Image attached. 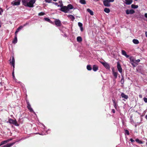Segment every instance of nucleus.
Instances as JSON below:
<instances>
[{
  "mask_svg": "<svg viewBox=\"0 0 147 147\" xmlns=\"http://www.w3.org/2000/svg\"><path fill=\"white\" fill-rule=\"evenodd\" d=\"M8 122L10 124H13L16 126H19V125L16 119L13 120L12 119L10 118L8 120Z\"/></svg>",
  "mask_w": 147,
  "mask_h": 147,
  "instance_id": "3",
  "label": "nucleus"
},
{
  "mask_svg": "<svg viewBox=\"0 0 147 147\" xmlns=\"http://www.w3.org/2000/svg\"><path fill=\"white\" fill-rule=\"evenodd\" d=\"M113 75L115 77V78H117V76L118 73L117 72H114L113 70Z\"/></svg>",
  "mask_w": 147,
  "mask_h": 147,
  "instance_id": "22",
  "label": "nucleus"
},
{
  "mask_svg": "<svg viewBox=\"0 0 147 147\" xmlns=\"http://www.w3.org/2000/svg\"><path fill=\"white\" fill-rule=\"evenodd\" d=\"M67 7V9L68 11H69L70 9H72L73 8V6L71 4L68 5Z\"/></svg>",
  "mask_w": 147,
  "mask_h": 147,
  "instance_id": "14",
  "label": "nucleus"
},
{
  "mask_svg": "<svg viewBox=\"0 0 147 147\" xmlns=\"http://www.w3.org/2000/svg\"><path fill=\"white\" fill-rule=\"evenodd\" d=\"M80 30H81V31L82 32L83 31V27L82 26V27H80Z\"/></svg>",
  "mask_w": 147,
  "mask_h": 147,
  "instance_id": "49",
  "label": "nucleus"
},
{
  "mask_svg": "<svg viewBox=\"0 0 147 147\" xmlns=\"http://www.w3.org/2000/svg\"><path fill=\"white\" fill-rule=\"evenodd\" d=\"M104 11L106 13H108L110 12V10L108 8H105L104 9Z\"/></svg>",
  "mask_w": 147,
  "mask_h": 147,
  "instance_id": "26",
  "label": "nucleus"
},
{
  "mask_svg": "<svg viewBox=\"0 0 147 147\" xmlns=\"http://www.w3.org/2000/svg\"><path fill=\"white\" fill-rule=\"evenodd\" d=\"M117 68L119 72L121 73L122 72V69L119 62H117Z\"/></svg>",
  "mask_w": 147,
  "mask_h": 147,
  "instance_id": "7",
  "label": "nucleus"
},
{
  "mask_svg": "<svg viewBox=\"0 0 147 147\" xmlns=\"http://www.w3.org/2000/svg\"><path fill=\"white\" fill-rule=\"evenodd\" d=\"M135 12V11L132 9H131L130 10L127 9L126 10V13L127 15H128L129 14H132L134 13Z\"/></svg>",
  "mask_w": 147,
  "mask_h": 147,
  "instance_id": "9",
  "label": "nucleus"
},
{
  "mask_svg": "<svg viewBox=\"0 0 147 147\" xmlns=\"http://www.w3.org/2000/svg\"><path fill=\"white\" fill-rule=\"evenodd\" d=\"M121 96L122 98H124L125 99H127L128 97L127 95H125L123 93H122L121 94Z\"/></svg>",
  "mask_w": 147,
  "mask_h": 147,
  "instance_id": "17",
  "label": "nucleus"
},
{
  "mask_svg": "<svg viewBox=\"0 0 147 147\" xmlns=\"http://www.w3.org/2000/svg\"><path fill=\"white\" fill-rule=\"evenodd\" d=\"M18 31H17V30L15 32V36L17 37V34H18Z\"/></svg>",
  "mask_w": 147,
  "mask_h": 147,
  "instance_id": "41",
  "label": "nucleus"
},
{
  "mask_svg": "<svg viewBox=\"0 0 147 147\" xmlns=\"http://www.w3.org/2000/svg\"><path fill=\"white\" fill-rule=\"evenodd\" d=\"M54 1H56L57 0H53Z\"/></svg>",
  "mask_w": 147,
  "mask_h": 147,
  "instance_id": "61",
  "label": "nucleus"
},
{
  "mask_svg": "<svg viewBox=\"0 0 147 147\" xmlns=\"http://www.w3.org/2000/svg\"><path fill=\"white\" fill-rule=\"evenodd\" d=\"M77 40L78 42H80L82 41V39L81 36H79L77 37Z\"/></svg>",
  "mask_w": 147,
  "mask_h": 147,
  "instance_id": "28",
  "label": "nucleus"
},
{
  "mask_svg": "<svg viewBox=\"0 0 147 147\" xmlns=\"http://www.w3.org/2000/svg\"><path fill=\"white\" fill-rule=\"evenodd\" d=\"M45 14V13L43 12H41L38 14V15L39 16H43Z\"/></svg>",
  "mask_w": 147,
  "mask_h": 147,
  "instance_id": "37",
  "label": "nucleus"
},
{
  "mask_svg": "<svg viewBox=\"0 0 147 147\" xmlns=\"http://www.w3.org/2000/svg\"><path fill=\"white\" fill-rule=\"evenodd\" d=\"M131 6L132 8L134 9L137 8L138 7V5H135L133 4L131 5Z\"/></svg>",
  "mask_w": 147,
  "mask_h": 147,
  "instance_id": "30",
  "label": "nucleus"
},
{
  "mask_svg": "<svg viewBox=\"0 0 147 147\" xmlns=\"http://www.w3.org/2000/svg\"><path fill=\"white\" fill-rule=\"evenodd\" d=\"M28 24V23H26L25 24H24V26H26Z\"/></svg>",
  "mask_w": 147,
  "mask_h": 147,
  "instance_id": "55",
  "label": "nucleus"
},
{
  "mask_svg": "<svg viewBox=\"0 0 147 147\" xmlns=\"http://www.w3.org/2000/svg\"><path fill=\"white\" fill-rule=\"evenodd\" d=\"M1 27V21L0 20V28Z\"/></svg>",
  "mask_w": 147,
  "mask_h": 147,
  "instance_id": "59",
  "label": "nucleus"
},
{
  "mask_svg": "<svg viewBox=\"0 0 147 147\" xmlns=\"http://www.w3.org/2000/svg\"><path fill=\"white\" fill-rule=\"evenodd\" d=\"M8 140V142H9V141H11L12 140V138H11L10 139H8V140Z\"/></svg>",
  "mask_w": 147,
  "mask_h": 147,
  "instance_id": "54",
  "label": "nucleus"
},
{
  "mask_svg": "<svg viewBox=\"0 0 147 147\" xmlns=\"http://www.w3.org/2000/svg\"><path fill=\"white\" fill-rule=\"evenodd\" d=\"M68 17L70 18L71 20L72 21H73L75 19L74 16L71 15H68Z\"/></svg>",
  "mask_w": 147,
  "mask_h": 147,
  "instance_id": "23",
  "label": "nucleus"
},
{
  "mask_svg": "<svg viewBox=\"0 0 147 147\" xmlns=\"http://www.w3.org/2000/svg\"><path fill=\"white\" fill-rule=\"evenodd\" d=\"M17 42V36H15L13 40L12 41V42L14 44H16Z\"/></svg>",
  "mask_w": 147,
  "mask_h": 147,
  "instance_id": "21",
  "label": "nucleus"
},
{
  "mask_svg": "<svg viewBox=\"0 0 147 147\" xmlns=\"http://www.w3.org/2000/svg\"><path fill=\"white\" fill-rule=\"evenodd\" d=\"M52 0H45V1L47 3H50Z\"/></svg>",
  "mask_w": 147,
  "mask_h": 147,
  "instance_id": "39",
  "label": "nucleus"
},
{
  "mask_svg": "<svg viewBox=\"0 0 147 147\" xmlns=\"http://www.w3.org/2000/svg\"><path fill=\"white\" fill-rule=\"evenodd\" d=\"M13 67V71H14L15 68V64H11Z\"/></svg>",
  "mask_w": 147,
  "mask_h": 147,
  "instance_id": "45",
  "label": "nucleus"
},
{
  "mask_svg": "<svg viewBox=\"0 0 147 147\" xmlns=\"http://www.w3.org/2000/svg\"><path fill=\"white\" fill-rule=\"evenodd\" d=\"M113 106H114V107H115V108L116 109V108H117L116 103L115 101L114 100H113Z\"/></svg>",
  "mask_w": 147,
  "mask_h": 147,
  "instance_id": "34",
  "label": "nucleus"
},
{
  "mask_svg": "<svg viewBox=\"0 0 147 147\" xmlns=\"http://www.w3.org/2000/svg\"><path fill=\"white\" fill-rule=\"evenodd\" d=\"M53 3H54L55 5H57H57H58V3H56V2H55H55H53Z\"/></svg>",
  "mask_w": 147,
  "mask_h": 147,
  "instance_id": "52",
  "label": "nucleus"
},
{
  "mask_svg": "<svg viewBox=\"0 0 147 147\" xmlns=\"http://www.w3.org/2000/svg\"><path fill=\"white\" fill-rule=\"evenodd\" d=\"M133 42L134 43L136 44H138L139 42V41L136 39H134L133 40Z\"/></svg>",
  "mask_w": 147,
  "mask_h": 147,
  "instance_id": "24",
  "label": "nucleus"
},
{
  "mask_svg": "<svg viewBox=\"0 0 147 147\" xmlns=\"http://www.w3.org/2000/svg\"><path fill=\"white\" fill-rule=\"evenodd\" d=\"M135 141L140 144H142L143 143V142L142 141L140 140L138 138L136 139L135 140Z\"/></svg>",
  "mask_w": 147,
  "mask_h": 147,
  "instance_id": "31",
  "label": "nucleus"
},
{
  "mask_svg": "<svg viewBox=\"0 0 147 147\" xmlns=\"http://www.w3.org/2000/svg\"><path fill=\"white\" fill-rule=\"evenodd\" d=\"M125 134H127V135H129V131L127 129L125 130Z\"/></svg>",
  "mask_w": 147,
  "mask_h": 147,
  "instance_id": "36",
  "label": "nucleus"
},
{
  "mask_svg": "<svg viewBox=\"0 0 147 147\" xmlns=\"http://www.w3.org/2000/svg\"><path fill=\"white\" fill-rule=\"evenodd\" d=\"M63 4H60V5H57L58 7H59L61 8V7H63Z\"/></svg>",
  "mask_w": 147,
  "mask_h": 147,
  "instance_id": "44",
  "label": "nucleus"
},
{
  "mask_svg": "<svg viewBox=\"0 0 147 147\" xmlns=\"http://www.w3.org/2000/svg\"><path fill=\"white\" fill-rule=\"evenodd\" d=\"M12 75L13 76V79H15V78L14 74V71H13L12 73Z\"/></svg>",
  "mask_w": 147,
  "mask_h": 147,
  "instance_id": "43",
  "label": "nucleus"
},
{
  "mask_svg": "<svg viewBox=\"0 0 147 147\" xmlns=\"http://www.w3.org/2000/svg\"><path fill=\"white\" fill-rule=\"evenodd\" d=\"M23 28V26H20L16 30L18 31V32H19L20 30L22 29Z\"/></svg>",
  "mask_w": 147,
  "mask_h": 147,
  "instance_id": "35",
  "label": "nucleus"
},
{
  "mask_svg": "<svg viewBox=\"0 0 147 147\" xmlns=\"http://www.w3.org/2000/svg\"><path fill=\"white\" fill-rule=\"evenodd\" d=\"M54 22L55 24L57 26L59 27L61 26V22L59 20L56 19L54 21Z\"/></svg>",
  "mask_w": 147,
  "mask_h": 147,
  "instance_id": "6",
  "label": "nucleus"
},
{
  "mask_svg": "<svg viewBox=\"0 0 147 147\" xmlns=\"http://www.w3.org/2000/svg\"><path fill=\"white\" fill-rule=\"evenodd\" d=\"M108 1L109 3L110 2H113L114 1V0H107Z\"/></svg>",
  "mask_w": 147,
  "mask_h": 147,
  "instance_id": "46",
  "label": "nucleus"
},
{
  "mask_svg": "<svg viewBox=\"0 0 147 147\" xmlns=\"http://www.w3.org/2000/svg\"><path fill=\"white\" fill-rule=\"evenodd\" d=\"M124 77L122 76V78L121 80V84H123V83L124 82Z\"/></svg>",
  "mask_w": 147,
  "mask_h": 147,
  "instance_id": "33",
  "label": "nucleus"
},
{
  "mask_svg": "<svg viewBox=\"0 0 147 147\" xmlns=\"http://www.w3.org/2000/svg\"><path fill=\"white\" fill-rule=\"evenodd\" d=\"M92 69L94 71H96L98 70V67L96 65H94L93 66Z\"/></svg>",
  "mask_w": 147,
  "mask_h": 147,
  "instance_id": "16",
  "label": "nucleus"
},
{
  "mask_svg": "<svg viewBox=\"0 0 147 147\" xmlns=\"http://www.w3.org/2000/svg\"><path fill=\"white\" fill-rule=\"evenodd\" d=\"M87 11L89 12L91 15H93L94 14L93 12L90 9L88 8L87 9Z\"/></svg>",
  "mask_w": 147,
  "mask_h": 147,
  "instance_id": "19",
  "label": "nucleus"
},
{
  "mask_svg": "<svg viewBox=\"0 0 147 147\" xmlns=\"http://www.w3.org/2000/svg\"><path fill=\"white\" fill-rule=\"evenodd\" d=\"M27 106L29 105H30L29 102L28 100H26Z\"/></svg>",
  "mask_w": 147,
  "mask_h": 147,
  "instance_id": "42",
  "label": "nucleus"
},
{
  "mask_svg": "<svg viewBox=\"0 0 147 147\" xmlns=\"http://www.w3.org/2000/svg\"><path fill=\"white\" fill-rule=\"evenodd\" d=\"M35 0H28L27 7H34V4L35 3Z\"/></svg>",
  "mask_w": 147,
  "mask_h": 147,
  "instance_id": "1",
  "label": "nucleus"
},
{
  "mask_svg": "<svg viewBox=\"0 0 147 147\" xmlns=\"http://www.w3.org/2000/svg\"><path fill=\"white\" fill-rule=\"evenodd\" d=\"M28 109L30 110V112H33V110L32 109L31 107V105H29L27 106Z\"/></svg>",
  "mask_w": 147,
  "mask_h": 147,
  "instance_id": "20",
  "label": "nucleus"
},
{
  "mask_svg": "<svg viewBox=\"0 0 147 147\" xmlns=\"http://www.w3.org/2000/svg\"><path fill=\"white\" fill-rule=\"evenodd\" d=\"M78 25L80 27H82L83 26L82 24L80 22L78 23Z\"/></svg>",
  "mask_w": 147,
  "mask_h": 147,
  "instance_id": "38",
  "label": "nucleus"
},
{
  "mask_svg": "<svg viewBox=\"0 0 147 147\" xmlns=\"http://www.w3.org/2000/svg\"><path fill=\"white\" fill-rule=\"evenodd\" d=\"M146 118L147 119V115L146 116Z\"/></svg>",
  "mask_w": 147,
  "mask_h": 147,
  "instance_id": "60",
  "label": "nucleus"
},
{
  "mask_svg": "<svg viewBox=\"0 0 147 147\" xmlns=\"http://www.w3.org/2000/svg\"><path fill=\"white\" fill-rule=\"evenodd\" d=\"M143 100H144V101L145 102H147V98H146L144 97L143 98Z\"/></svg>",
  "mask_w": 147,
  "mask_h": 147,
  "instance_id": "40",
  "label": "nucleus"
},
{
  "mask_svg": "<svg viewBox=\"0 0 147 147\" xmlns=\"http://www.w3.org/2000/svg\"><path fill=\"white\" fill-rule=\"evenodd\" d=\"M122 54L123 55L125 56L126 57L128 58L129 57V56L127 54L126 52L123 50L122 51Z\"/></svg>",
  "mask_w": 147,
  "mask_h": 147,
  "instance_id": "15",
  "label": "nucleus"
},
{
  "mask_svg": "<svg viewBox=\"0 0 147 147\" xmlns=\"http://www.w3.org/2000/svg\"><path fill=\"white\" fill-rule=\"evenodd\" d=\"M44 20L45 21H47L48 22H49L50 23H52V22L51 21V20L49 18H44Z\"/></svg>",
  "mask_w": 147,
  "mask_h": 147,
  "instance_id": "27",
  "label": "nucleus"
},
{
  "mask_svg": "<svg viewBox=\"0 0 147 147\" xmlns=\"http://www.w3.org/2000/svg\"><path fill=\"white\" fill-rule=\"evenodd\" d=\"M145 35H146V36L147 37V32H145Z\"/></svg>",
  "mask_w": 147,
  "mask_h": 147,
  "instance_id": "56",
  "label": "nucleus"
},
{
  "mask_svg": "<svg viewBox=\"0 0 147 147\" xmlns=\"http://www.w3.org/2000/svg\"><path fill=\"white\" fill-rule=\"evenodd\" d=\"M144 16L146 18H147V13H145Z\"/></svg>",
  "mask_w": 147,
  "mask_h": 147,
  "instance_id": "53",
  "label": "nucleus"
},
{
  "mask_svg": "<svg viewBox=\"0 0 147 147\" xmlns=\"http://www.w3.org/2000/svg\"><path fill=\"white\" fill-rule=\"evenodd\" d=\"M101 63L107 69H110V66L108 63L106 62H102Z\"/></svg>",
  "mask_w": 147,
  "mask_h": 147,
  "instance_id": "10",
  "label": "nucleus"
},
{
  "mask_svg": "<svg viewBox=\"0 0 147 147\" xmlns=\"http://www.w3.org/2000/svg\"><path fill=\"white\" fill-rule=\"evenodd\" d=\"M21 0H15L11 3V4L13 6L18 5L20 4Z\"/></svg>",
  "mask_w": 147,
  "mask_h": 147,
  "instance_id": "4",
  "label": "nucleus"
},
{
  "mask_svg": "<svg viewBox=\"0 0 147 147\" xmlns=\"http://www.w3.org/2000/svg\"><path fill=\"white\" fill-rule=\"evenodd\" d=\"M103 3L105 7H109L111 5L110 3L107 0H105L103 1Z\"/></svg>",
  "mask_w": 147,
  "mask_h": 147,
  "instance_id": "8",
  "label": "nucleus"
},
{
  "mask_svg": "<svg viewBox=\"0 0 147 147\" xmlns=\"http://www.w3.org/2000/svg\"><path fill=\"white\" fill-rule=\"evenodd\" d=\"M140 59H138L137 60H135V62H139L140 61Z\"/></svg>",
  "mask_w": 147,
  "mask_h": 147,
  "instance_id": "48",
  "label": "nucleus"
},
{
  "mask_svg": "<svg viewBox=\"0 0 147 147\" xmlns=\"http://www.w3.org/2000/svg\"><path fill=\"white\" fill-rule=\"evenodd\" d=\"M139 96L140 98H142V95H139Z\"/></svg>",
  "mask_w": 147,
  "mask_h": 147,
  "instance_id": "58",
  "label": "nucleus"
},
{
  "mask_svg": "<svg viewBox=\"0 0 147 147\" xmlns=\"http://www.w3.org/2000/svg\"><path fill=\"white\" fill-rule=\"evenodd\" d=\"M87 69L89 71H90L92 70V67L90 65H88L87 66Z\"/></svg>",
  "mask_w": 147,
  "mask_h": 147,
  "instance_id": "32",
  "label": "nucleus"
},
{
  "mask_svg": "<svg viewBox=\"0 0 147 147\" xmlns=\"http://www.w3.org/2000/svg\"><path fill=\"white\" fill-rule=\"evenodd\" d=\"M3 12H2L0 10V15L1 14V13Z\"/></svg>",
  "mask_w": 147,
  "mask_h": 147,
  "instance_id": "57",
  "label": "nucleus"
},
{
  "mask_svg": "<svg viewBox=\"0 0 147 147\" xmlns=\"http://www.w3.org/2000/svg\"><path fill=\"white\" fill-rule=\"evenodd\" d=\"M28 0H22V4L26 7H27V4H28Z\"/></svg>",
  "mask_w": 147,
  "mask_h": 147,
  "instance_id": "12",
  "label": "nucleus"
},
{
  "mask_svg": "<svg viewBox=\"0 0 147 147\" xmlns=\"http://www.w3.org/2000/svg\"><path fill=\"white\" fill-rule=\"evenodd\" d=\"M8 141H9L8 140H6L2 141L1 142V144H0V146L2 145H3V144H5L7 143V142H8Z\"/></svg>",
  "mask_w": 147,
  "mask_h": 147,
  "instance_id": "25",
  "label": "nucleus"
},
{
  "mask_svg": "<svg viewBox=\"0 0 147 147\" xmlns=\"http://www.w3.org/2000/svg\"><path fill=\"white\" fill-rule=\"evenodd\" d=\"M60 10L65 13H67L68 11L67 7L66 6H63V7H61V8L60 9Z\"/></svg>",
  "mask_w": 147,
  "mask_h": 147,
  "instance_id": "5",
  "label": "nucleus"
},
{
  "mask_svg": "<svg viewBox=\"0 0 147 147\" xmlns=\"http://www.w3.org/2000/svg\"><path fill=\"white\" fill-rule=\"evenodd\" d=\"M79 2L82 4L84 5L86 3V2L85 0H80Z\"/></svg>",
  "mask_w": 147,
  "mask_h": 147,
  "instance_id": "29",
  "label": "nucleus"
},
{
  "mask_svg": "<svg viewBox=\"0 0 147 147\" xmlns=\"http://www.w3.org/2000/svg\"><path fill=\"white\" fill-rule=\"evenodd\" d=\"M10 63L11 64H15V61L14 57L13 56L12 57L11 61V60H10Z\"/></svg>",
  "mask_w": 147,
  "mask_h": 147,
  "instance_id": "18",
  "label": "nucleus"
},
{
  "mask_svg": "<svg viewBox=\"0 0 147 147\" xmlns=\"http://www.w3.org/2000/svg\"><path fill=\"white\" fill-rule=\"evenodd\" d=\"M59 3H60L61 4H62V2L61 1H59Z\"/></svg>",
  "mask_w": 147,
  "mask_h": 147,
  "instance_id": "50",
  "label": "nucleus"
},
{
  "mask_svg": "<svg viewBox=\"0 0 147 147\" xmlns=\"http://www.w3.org/2000/svg\"><path fill=\"white\" fill-rule=\"evenodd\" d=\"M112 112L113 113H115V110L114 109H112Z\"/></svg>",
  "mask_w": 147,
  "mask_h": 147,
  "instance_id": "51",
  "label": "nucleus"
},
{
  "mask_svg": "<svg viewBox=\"0 0 147 147\" xmlns=\"http://www.w3.org/2000/svg\"><path fill=\"white\" fill-rule=\"evenodd\" d=\"M15 143V142H14L10 143L6 145H5L1 147H10L11 146H13Z\"/></svg>",
  "mask_w": 147,
  "mask_h": 147,
  "instance_id": "11",
  "label": "nucleus"
},
{
  "mask_svg": "<svg viewBox=\"0 0 147 147\" xmlns=\"http://www.w3.org/2000/svg\"><path fill=\"white\" fill-rule=\"evenodd\" d=\"M125 4L127 5H129L131 4L132 2V0H125Z\"/></svg>",
  "mask_w": 147,
  "mask_h": 147,
  "instance_id": "13",
  "label": "nucleus"
},
{
  "mask_svg": "<svg viewBox=\"0 0 147 147\" xmlns=\"http://www.w3.org/2000/svg\"><path fill=\"white\" fill-rule=\"evenodd\" d=\"M129 60L131 64L134 67H135L138 65L137 63L135 62V59L134 57H131L129 58Z\"/></svg>",
  "mask_w": 147,
  "mask_h": 147,
  "instance_id": "2",
  "label": "nucleus"
},
{
  "mask_svg": "<svg viewBox=\"0 0 147 147\" xmlns=\"http://www.w3.org/2000/svg\"><path fill=\"white\" fill-rule=\"evenodd\" d=\"M130 141L131 142H134V140H133L132 138H131L130 139Z\"/></svg>",
  "mask_w": 147,
  "mask_h": 147,
  "instance_id": "47",
  "label": "nucleus"
}]
</instances>
